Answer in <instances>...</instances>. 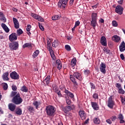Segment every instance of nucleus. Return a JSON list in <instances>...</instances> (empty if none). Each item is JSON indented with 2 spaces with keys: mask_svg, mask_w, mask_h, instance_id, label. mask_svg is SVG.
<instances>
[{
  "mask_svg": "<svg viewBox=\"0 0 125 125\" xmlns=\"http://www.w3.org/2000/svg\"><path fill=\"white\" fill-rule=\"evenodd\" d=\"M76 62H77V61H76V59H72L71 63L72 66H75V65H76Z\"/></svg>",
  "mask_w": 125,
  "mask_h": 125,
  "instance_id": "obj_39",
  "label": "nucleus"
},
{
  "mask_svg": "<svg viewBox=\"0 0 125 125\" xmlns=\"http://www.w3.org/2000/svg\"><path fill=\"white\" fill-rule=\"evenodd\" d=\"M68 0H60L58 5L60 8H62V9H65L66 6H67V3L68 2ZM74 0H70V5H73L74 3Z\"/></svg>",
  "mask_w": 125,
  "mask_h": 125,
  "instance_id": "obj_1",
  "label": "nucleus"
},
{
  "mask_svg": "<svg viewBox=\"0 0 125 125\" xmlns=\"http://www.w3.org/2000/svg\"><path fill=\"white\" fill-rule=\"evenodd\" d=\"M32 46V44L30 43H26L23 45V48L25 47H31Z\"/></svg>",
  "mask_w": 125,
  "mask_h": 125,
  "instance_id": "obj_35",
  "label": "nucleus"
},
{
  "mask_svg": "<svg viewBox=\"0 0 125 125\" xmlns=\"http://www.w3.org/2000/svg\"><path fill=\"white\" fill-rule=\"evenodd\" d=\"M33 105H34V106H36V108L38 109V106H39V105H40V103H38V102H35L33 103Z\"/></svg>",
  "mask_w": 125,
  "mask_h": 125,
  "instance_id": "obj_45",
  "label": "nucleus"
},
{
  "mask_svg": "<svg viewBox=\"0 0 125 125\" xmlns=\"http://www.w3.org/2000/svg\"><path fill=\"white\" fill-rule=\"evenodd\" d=\"M92 20H97V13L92 14Z\"/></svg>",
  "mask_w": 125,
  "mask_h": 125,
  "instance_id": "obj_31",
  "label": "nucleus"
},
{
  "mask_svg": "<svg viewBox=\"0 0 125 125\" xmlns=\"http://www.w3.org/2000/svg\"><path fill=\"white\" fill-rule=\"evenodd\" d=\"M121 102L123 105H125V98L121 97Z\"/></svg>",
  "mask_w": 125,
  "mask_h": 125,
  "instance_id": "obj_50",
  "label": "nucleus"
},
{
  "mask_svg": "<svg viewBox=\"0 0 125 125\" xmlns=\"http://www.w3.org/2000/svg\"><path fill=\"white\" fill-rule=\"evenodd\" d=\"M79 116L83 120H85V118H86V114H85V112L83 110H80L79 111Z\"/></svg>",
  "mask_w": 125,
  "mask_h": 125,
  "instance_id": "obj_12",
  "label": "nucleus"
},
{
  "mask_svg": "<svg viewBox=\"0 0 125 125\" xmlns=\"http://www.w3.org/2000/svg\"><path fill=\"white\" fill-rule=\"evenodd\" d=\"M93 97L94 99H98V94L96 93L94 94Z\"/></svg>",
  "mask_w": 125,
  "mask_h": 125,
  "instance_id": "obj_52",
  "label": "nucleus"
},
{
  "mask_svg": "<svg viewBox=\"0 0 125 125\" xmlns=\"http://www.w3.org/2000/svg\"><path fill=\"white\" fill-rule=\"evenodd\" d=\"M4 16V15L3 14V13L0 12V17H3Z\"/></svg>",
  "mask_w": 125,
  "mask_h": 125,
  "instance_id": "obj_63",
  "label": "nucleus"
},
{
  "mask_svg": "<svg viewBox=\"0 0 125 125\" xmlns=\"http://www.w3.org/2000/svg\"><path fill=\"white\" fill-rule=\"evenodd\" d=\"M39 28L42 30V31H44V28H43V26L40 24H39Z\"/></svg>",
  "mask_w": 125,
  "mask_h": 125,
  "instance_id": "obj_56",
  "label": "nucleus"
},
{
  "mask_svg": "<svg viewBox=\"0 0 125 125\" xmlns=\"http://www.w3.org/2000/svg\"><path fill=\"white\" fill-rule=\"evenodd\" d=\"M119 49L121 51V52H124L125 50V43L124 41H123L120 46H119Z\"/></svg>",
  "mask_w": 125,
  "mask_h": 125,
  "instance_id": "obj_14",
  "label": "nucleus"
},
{
  "mask_svg": "<svg viewBox=\"0 0 125 125\" xmlns=\"http://www.w3.org/2000/svg\"><path fill=\"white\" fill-rule=\"evenodd\" d=\"M123 11H124V8L121 5H117L115 8V12L122 15L123 14Z\"/></svg>",
  "mask_w": 125,
  "mask_h": 125,
  "instance_id": "obj_6",
  "label": "nucleus"
},
{
  "mask_svg": "<svg viewBox=\"0 0 125 125\" xmlns=\"http://www.w3.org/2000/svg\"><path fill=\"white\" fill-rule=\"evenodd\" d=\"M71 110H72V107H71L70 106H67L63 108V111L64 113H68V112L71 111Z\"/></svg>",
  "mask_w": 125,
  "mask_h": 125,
  "instance_id": "obj_25",
  "label": "nucleus"
},
{
  "mask_svg": "<svg viewBox=\"0 0 125 125\" xmlns=\"http://www.w3.org/2000/svg\"><path fill=\"white\" fill-rule=\"evenodd\" d=\"M49 81H50V76H48L46 79L43 81L44 84H48L49 83Z\"/></svg>",
  "mask_w": 125,
  "mask_h": 125,
  "instance_id": "obj_23",
  "label": "nucleus"
},
{
  "mask_svg": "<svg viewBox=\"0 0 125 125\" xmlns=\"http://www.w3.org/2000/svg\"><path fill=\"white\" fill-rule=\"evenodd\" d=\"M12 88L14 91H15V90H17V87L15 86V85H13L12 86Z\"/></svg>",
  "mask_w": 125,
  "mask_h": 125,
  "instance_id": "obj_54",
  "label": "nucleus"
},
{
  "mask_svg": "<svg viewBox=\"0 0 125 125\" xmlns=\"http://www.w3.org/2000/svg\"><path fill=\"white\" fill-rule=\"evenodd\" d=\"M118 119H119V120H124V116H123V114H120L118 116Z\"/></svg>",
  "mask_w": 125,
  "mask_h": 125,
  "instance_id": "obj_49",
  "label": "nucleus"
},
{
  "mask_svg": "<svg viewBox=\"0 0 125 125\" xmlns=\"http://www.w3.org/2000/svg\"><path fill=\"white\" fill-rule=\"evenodd\" d=\"M56 65L58 67V70H60V69L62 68V63L61 62L60 60H58L56 61Z\"/></svg>",
  "mask_w": 125,
  "mask_h": 125,
  "instance_id": "obj_21",
  "label": "nucleus"
},
{
  "mask_svg": "<svg viewBox=\"0 0 125 125\" xmlns=\"http://www.w3.org/2000/svg\"><path fill=\"white\" fill-rule=\"evenodd\" d=\"M1 26L2 28H3L4 31L6 32V33H8L9 32V28L6 26V24L4 23H1Z\"/></svg>",
  "mask_w": 125,
  "mask_h": 125,
  "instance_id": "obj_18",
  "label": "nucleus"
},
{
  "mask_svg": "<svg viewBox=\"0 0 125 125\" xmlns=\"http://www.w3.org/2000/svg\"><path fill=\"white\" fill-rule=\"evenodd\" d=\"M40 54V51L39 50H36L34 53H33V55H32V57L33 58H36L38 55Z\"/></svg>",
  "mask_w": 125,
  "mask_h": 125,
  "instance_id": "obj_30",
  "label": "nucleus"
},
{
  "mask_svg": "<svg viewBox=\"0 0 125 125\" xmlns=\"http://www.w3.org/2000/svg\"><path fill=\"white\" fill-rule=\"evenodd\" d=\"M116 86L118 88H121V84H120L119 83H116Z\"/></svg>",
  "mask_w": 125,
  "mask_h": 125,
  "instance_id": "obj_62",
  "label": "nucleus"
},
{
  "mask_svg": "<svg viewBox=\"0 0 125 125\" xmlns=\"http://www.w3.org/2000/svg\"><path fill=\"white\" fill-rule=\"evenodd\" d=\"M91 26L93 27V29H95V27L97 26V21L96 20H92L91 21Z\"/></svg>",
  "mask_w": 125,
  "mask_h": 125,
  "instance_id": "obj_20",
  "label": "nucleus"
},
{
  "mask_svg": "<svg viewBox=\"0 0 125 125\" xmlns=\"http://www.w3.org/2000/svg\"><path fill=\"white\" fill-rule=\"evenodd\" d=\"M50 54L52 59L54 60V59H55V55H54V53H53V52L52 53H50Z\"/></svg>",
  "mask_w": 125,
  "mask_h": 125,
  "instance_id": "obj_51",
  "label": "nucleus"
},
{
  "mask_svg": "<svg viewBox=\"0 0 125 125\" xmlns=\"http://www.w3.org/2000/svg\"><path fill=\"white\" fill-rule=\"evenodd\" d=\"M60 18V16H59V15H55L52 17V20L53 21H55V20H59Z\"/></svg>",
  "mask_w": 125,
  "mask_h": 125,
  "instance_id": "obj_33",
  "label": "nucleus"
},
{
  "mask_svg": "<svg viewBox=\"0 0 125 125\" xmlns=\"http://www.w3.org/2000/svg\"><path fill=\"white\" fill-rule=\"evenodd\" d=\"M118 92L119 93H120V94H125V90L121 88H119Z\"/></svg>",
  "mask_w": 125,
  "mask_h": 125,
  "instance_id": "obj_37",
  "label": "nucleus"
},
{
  "mask_svg": "<svg viewBox=\"0 0 125 125\" xmlns=\"http://www.w3.org/2000/svg\"><path fill=\"white\" fill-rule=\"evenodd\" d=\"M65 93L68 96H69V97H71V98H73L74 97V94L73 93H71L70 91H68L67 90H65L64 91Z\"/></svg>",
  "mask_w": 125,
  "mask_h": 125,
  "instance_id": "obj_26",
  "label": "nucleus"
},
{
  "mask_svg": "<svg viewBox=\"0 0 125 125\" xmlns=\"http://www.w3.org/2000/svg\"><path fill=\"white\" fill-rule=\"evenodd\" d=\"M49 51L50 53H52V52H53V50H52V47L50 46L49 47Z\"/></svg>",
  "mask_w": 125,
  "mask_h": 125,
  "instance_id": "obj_57",
  "label": "nucleus"
},
{
  "mask_svg": "<svg viewBox=\"0 0 125 125\" xmlns=\"http://www.w3.org/2000/svg\"><path fill=\"white\" fill-rule=\"evenodd\" d=\"M65 48L67 51H70L71 50V47L69 45H65Z\"/></svg>",
  "mask_w": 125,
  "mask_h": 125,
  "instance_id": "obj_41",
  "label": "nucleus"
},
{
  "mask_svg": "<svg viewBox=\"0 0 125 125\" xmlns=\"http://www.w3.org/2000/svg\"><path fill=\"white\" fill-rule=\"evenodd\" d=\"M106 64L105 63L102 62L100 64V70L102 73L105 74L106 73Z\"/></svg>",
  "mask_w": 125,
  "mask_h": 125,
  "instance_id": "obj_9",
  "label": "nucleus"
},
{
  "mask_svg": "<svg viewBox=\"0 0 125 125\" xmlns=\"http://www.w3.org/2000/svg\"><path fill=\"white\" fill-rule=\"evenodd\" d=\"M84 74L86 75V76H87L88 74H89V70H86L84 71Z\"/></svg>",
  "mask_w": 125,
  "mask_h": 125,
  "instance_id": "obj_55",
  "label": "nucleus"
},
{
  "mask_svg": "<svg viewBox=\"0 0 125 125\" xmlns=\"http://www.w3.org/2000/svg\"><path fill=\"white\" fill-rule=\"evenodd\" d=\"M28 110L29 111H30V112H32V111H34V107L32 106H29Z\"/></svg>",
  "mask_w": 125,
  "mask_h": 125,
  "instance_id": "obj_58",
  "label": "nucleus"
},
{
  "mask_svg": "<svg viewBox=\"0 0 125 125\" xmlns=\"http://www.w3.org/2000/svg\"><path fill=\"white\" fill-rule=\"evenodd\" d=\"M9 46L12 50H16L19 47V44H18L17 42H15L12 43H10L9 44Z\"/></svg>",
  "mask_w": 125,
  "mask_h": 125,
  "instance_id": "obj_4",
  "label": "nucleus"
},
{
  "mask_svg": "<svg viewBox=\"0 0 125 125\" xmlns=\"http://www.w3.org/2000/svg\"><path fill=\"white\" fill-rule=\"evenodd\" d=\"M17 93H17L16 92H12L11 94V97H13V96H16V95H17Z\"/></svg>",
  "mask_w": 125,
  "mask_h": 125,
  "instance_id": "obj_43",
  "label": "nucleus"
},
{
  "mask_svg": "<svg viewBox=\"0 0 125 125\" xmlns=\"http://www.w3.org/2000/svg\"><path fill=\"white\" fill-rule=\"evenodd\" d=\"M70 80L72 82V83H74L75 85H78V83H77V81H76L75 79V77H74V76L70 75Z\"/></svg>",
  "mask_w": 125,
  "mask_h": 125,
  "instance_id": "obj_27",
  "label": "nucleus"
},
{
  "mask_svg": "<svg viewBox=\"0 0 125 125\" xmlns=\"http://www.w3.org/2000/svg\"><path fill=\"white\" fill-rule=\"evenodd\" d=\"M111 121H112V122H115V121H116V120H117V117L116 116H112L110 118Z\"/></svg>",
  "mask_w": 125,
  "mask_h": 125,
  "instance_id": "obj_53",
  "label": "nucleus"
},
{
  "mask_svg": "<svg viewBox=\"0 0 125 125\" xmlns=\"http://www.w3.org/2000/svg\"><path fill=\"white\" fill-rule=\"evenodd\" d=\"M114 105H115V102L113 101V96H111L108 99L107 106L110 109H113Z\"/></svg>",
  "mask_w": 125,
  "mask_h": 125,
  "instance_id": "obj_5",
  "label": "nucleus"
},
{
  "mask_svg": "<svg viewBox=\"0 0 125 125\" xmlns=\"http://www.w3.org/2000/svg\"><path fill=\"white\" fill-rule=\"evenodd\" d=\"M2 87L4 90H6L7 88H8V85L6 83H2Z\"/></svg>",
  "mask_w": 125,
  "mask_h": 125,
  "instance_id": "obj_34",
  "label": "nucleus"
},
{
  "mask_svg": "<svg viewBox=\"0 0 125 125\" xmlns=\"http://www.w3.org/2000/svg\"><path fill=\"white\" fill-rule=\"evenodd\" d=\"M104 50L106 54H109V53H110V50L106 48H104Z\"/></svg>",
  "mask_w": 125,
  "mask_h": 125,
  "instance_id": "obj_47",
  "label": "nucleus"
},
{
  "mask_svg": "<svg viewBox=\"0 0 125 125\" xmlns=\"http://www.w3.org/2000/svg\"><path fill=\"white\" fill-rule=\"evenodd\" d=\"M66 104L67 105H70V104H71V100H70V99H69V98H66Z\"/></svg>",
  "mask_w": 125,
  "mask_h": 125,
  "instance_id": "obj_48",
  "label": "nucleus"
},
{
  "mask_svg": "<svg viewBox=\"0 0 125 125\" xmlns=\"http://www.w3.org/2000/svg\"><path fill=\"white\" fill-rule=\"evenodd\" d=\"M94 124L98 125V124H100V120H99L98 118H95L94 119Z\"/></svg>",
  "mask_w": 125,
  "mask_h": 125,
  "instance_id": "obj_36",
  "label": "nucleus"
},
{
  "mask_svg": "<svg viewBox=\"0 0 125 125\" xmlns=\"http://www.w3.org/2000/svg\"><path fill=\"white\" fill-rule=\"evenodd\" d=\"M0 20H1V21H2V22H6V19L5 18V17H4V16L1 17Z\"/></svg>",
  "mask_w": 125,
  "mask_h": 125,
  "instance_id": "obj_44",
  "label": "nucleus"
},
{
  "mask_svg": "<svg viewBox=\"0 0 125 125\" xmlns=\"http://www.w3.org/2000/svg\"><path fill=\"white\" fill-rule=\"evenodd\" d=\"M13 102L16 104L17 105H19L23 102V100L21 97H20V94L17 93V95L13 98Z\"/></svg>",
  "mask_w": 125,
  "mask_h": 125,
  "instance_id": "obj_3",
  "label": "nucleus"
},
{
  "mask_svg": "<svg viewBox=\"0 0 125 125\" xmlns=\"http://www.w3.org/2000/svg\"><path fill=\"white\" fill-rule=\"evenodd\" d=\"M101 43L104 46H107V39L105 37L103 36L101 37Z\"/></svg>",
  "mask_w": 125,
  "mask_h": 125,
  "instance_id": "obj_10",
  "label": "nucleus"
},
{
  "mask_svg": "<svg viewBox=\"0 0 125 125\" xmlns=\"http://www.w3.org/2000/svg\"><path fill=\"white\" fill-rule=\"evenodd\" d=\"M100 22L101 23H104V20H103V19H101L100 20H99Z\"/></svg>",
  "mask_w": 125,
  "mask_h": 125,
  "instance_id": "obj_64",
  "label": "nucleus"
},
{
  "mask_svg": "<svg viewBox=\"0 0 125 125\" xmlns=\"http://www.w3.org/2000/svg\"><path fill=\"white\" fill-rule=\"evenodd\" d=\"M106 122L107 124H109V125H111V124H112V121H111L110 119L106 120Z\"/></svg>",
  "mask_w": 125,
  "mask_h": 125,
  "instance_id": "obj_60",
  "label": "nucleus"
},
{
  "mask_svg": "<svg viewBox=\"0 0 125 125\" xmlns=\"http://www.w3.org/2000/svg\"><path fill=\"white\" fill-rule=\"evenodd\" d=\"M21 90L23 92H28V88L26 86L23 85L21 87Z\"/></svg>",
  "mask_w": 125,
  "mask_h": 125,
  "instance_id": "obj_29",
  "label": "nucleus"
},
{
  "mask_svg": "<svg viewBox=\"0 0 125 125\" xmlns=\"http://www.w3.org/2000/svg\"><path fill=\"white\" fill-rule=\"evenodd\" d=\"M10 76L13 80H18L19 79V75H18L15 71L11 72Z\"/></svg>",
  "mask_w": 125,
  "mask_h": 125,
  "instance_id": "obj_8",
  "label": "nucleus"
},
{
  "mask_svg": "<svg viewBox=\"0 0 125 125\" xmlns=\"http://www.w3.org/2000/svg\"><path fill=\"white\" fill-rule=\"evenodd\" d=\"M31 16L34 18V19H36V20H38V21H40L41 22H43L44 21V20H43L42 17L34 14V13H31Z\"/></svg>",
  "mask_w": 125,
  "mask_h": 125,
  "instance_id": "obj_7",
  "label": "nucleus"
},
{
  "mask_svg": "<svg viewBox=\"0 0 125 125\" xmlns=\"http://www.w3.org/2000/svg\"><path fill=\"white\" fill-rule=\"evenodd\" d=\"M79 25H80V21H77L76 22H75V27H78V26H79Z\"/></svg>",
  "mask_w": 125,
  "mask_h": 125,
  "instance_id": "obj_61",
  "label": "nucleus"
},
{
  "mask_svg": "<svg viewBox=\"0 0 125 125\" xmlns=\"http://www.w3.org/2000/svg\"><path fill=\"white\" fill-rule=\"evenodd\" d=\"M9 40L10 42H13V41H16L17 40V35L16 33H12L9 36Z\"/></svg>",
  "mask_w": 125,
  "mask_h": 125,
  "instance_id": "obj_11",
  "label": "nucleus"
},
{
  "mask_svg": "<svg viewBox=\"0 0 125 125\" xmlns=\"http://www.w3.org/2000/svg\"><path fill=\"white\" fill-rule=\"evenodd\" d=\"M46 114L49 117H52V116L54 115V113H55V111H56V109L51 106L48 105L46 107Z\"/></svg>",
  "mask_w": 125,
  "mask_h": 125,
  "instance_id": "obj_2",
  "label": "nucleus"
},
{
  "mask_svg": "<svg viewBox=\"0 0 125 125\" xmlns=\"http://www.w3.org/2000/svg\"><path fill=\"white\" fill-rule=\"evenodd\" d=\"M74 77L76 78V79H77V80H79V81H82V75H81L79 72H75L73 74Z\"/></svg>",
  "mask_w": 125,
  "mask_h": 125,
  "instance_id": "obj_17",
  "label": "nucleus"
},
{
  "mask_svg": "<svg viewBox=\"0 0 125 125\" xmlns=\"http://www.w3.org/2000/svg\"><path fill=\"white\" fill-rule=\"evenodd\" d=\"M112 40L115 42H121V37L118 35H114L112 37Z\"/></svg>",
  "mask_w": 125,
  "mask_h": 125,
  "instance_id": "obj_15",
  "label": "nucleus"
},
{
  "mask_svg": "<svg viewBox=\"0 0 125 125\" xmlns=\"http://www.w3.org/2000/svg\"><path fill=\"white\" fill-rule=\"evenodd\" d=\"M31 28H32V26L30 24H28L26 28L27 32H30V31L31 30Z\"/></svg>",
  "mask_w": 125,
  "mask_h": 125,
  "instance_id": "obj_42",
  "label": "nucleus"
},
{
  "mask_svg": "<svg viewBox=\"0 0 125 125\" xmlns=\"http://www.w3.org/2000/svg\"><path fill=\"white\" fill-rule=\"evenodd\" d=\"M8 72H5L3 74L2 79L3 81H8V80H9V79L8 78Z\"/></svg>",
  "mask_w": 125,
  "mask_h": 125,
  "instance_id": "obj_22",
  "label": "nucleus"
},
{
  "mask_svg": "<svg viewBox=\"0 0 125 125\" xmlns=\"http://www.w3.org/2000/svg\"><path fill=\"white\" fill-rule=\"evenodd\" d=\"M15 113L17 115L20 116L21 115H22V109L19 107H18L15 110Z\"/></svg>",
  "mask_w": 125,
  "mask_h": 125,
  "instance_id": "obj_24",
  "label": "nucleus"
},
{
  "mask_svg": "<svg viewBox=\"0 0 125 125\" xmlns=\"http://www.w3.org/2000/svg\"><path fill=\"white\" fill-rule=\"evenodd\" d=\"M120 57H121L122 60H125V56H124V54H121L120 55Z\"/></svg>",
  "mask_w": 125,
  "mask_h": 125,
  "instance_id": "obj_59",
  "label": "nucleus"
},
{
  "mask_svg": "<svg viewBox=\"0 0 125 125\" xmlns=\"http://www.w3.org/2000/svg\"><path fill=\"white\" fill-rule=\"evenodd\" d=\"M50 42H51V40H50V39H48L47 40V45L49 47L50 46V45H51V44L50 43Z\"/></svg>",
  "mask_w": 125,
  "mask_h": 125,
  "instance_id": "obj_46",
  "label": "nucleus"
},
{
  "mask_svg": "<svg viewBox=\"0 0 125 125\" xmlns=\"http://www.w3.org/2000/svg\"><path fill=\"white\" fill-rule=\"evenodd\" d=\"M91 106L94 110L97 111V110H99V105L98 104L95 102H91Z\"/></svg>",
  "mask_w": 125,
  "mask_h": 125,
  "instance_id": "obj_16",
  "label": "nucleus"
},
{
  "mask_svg": "<svg viewBox=\"0 0 125 125\" xmlns=\"http://www.w3.org/2000/svg\"><path fill=\"white\" fill-rule=\"evenodd\" d=\"M9 109L10 110V111H12V112L14 111V110H15V108H16V106L13 104H10L8 105Z\"/></svg>",
  "mask_w": 125,
  "mask_h": 125,
  "instance_id": "obj_19",
  "label": "nucleus"
},
{
  "mask_svg": "<svg viewBox=\"0 0 125 125\" xmlns=\"http://www.w3.org/2000/svg\"><path fill=\"white\" fill-rule=\"evenodd\" d=\"M55 93H57V94H58L59 97H62V94H61V92H60V90L58 89V88H55Z\"/></svg>",
  "mask_w": 125,
  "mask_h": 125,
  "instance_id": "obj_28",
  "label": "nucleus"
},
{
  "mask_svg": "<svg viewBox=\"0 0 125 125\" xmlns=\"http://www.w3.org/2000/svg\"><path fill=\"white\" fill-rule=\"evenodd\" d=\"M13 21L14 22L15 28L16 29H19V27H20L19 22L18 21V20H17V19L15 18H13Z\"/></svg>",
  "mask_w": 125,
  "mask_h": 125,
  "instance_id": "obj_13",
  "label": "nucleus"
},
{
  "mask_svg": "<svg viewBox=\"0 0 125 125\" xmlns=\"http://www.w3.org/2000/svg\"><path fill=\"white\" fill-rule=\"evenodd\" d=\"M23 33V31L21 29H19L17 30V35L18 36H20V35H22Z\"/></svg>",
  "mask_w": 125,
  "mask_h": 125,
  "instance_id": "obj_38",
  "label": "nucleus"
},
{
  "mask_svg": "<svg viewBox=\"0 0 125 125\" xmlns=\"http://www.w3.org/2000/svg\"><path fill=\"white\" fill-rule=\"evenodd\" d=\"M112 26H113V27H118V22H117V21H112Z\"/></svg>",
  "mask_w": 125,
  "mask_h": 125,
  "instance_id": "obj_40",
  "label": "nucleus"
},
{
  "mask_svg": "<svg viewBox=\"0 0 125 125\" xmlns=\"http://www.w3.org/2000/svg\"><path fill=\"white\" fill-rule=\"evenodd\" d=\"M52 46H53V47H57V46H58V42L55 40L52 43Z\"/></svg>",
  "mask_w": 125,
  "mask_h": 125,
  "instance_id": "obj_32",
  "label": "nucleus"
}]
</instances>
